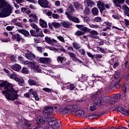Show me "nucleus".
Wrapping results in <instances>:
<instances>
[{
	"label": "nucleus",
	"instance_id": "nucleus-1",
	"mask_svg": "<svg viewBox=\"0 0 129 129\" xmlns=\"http://www.w3.org/2000/svg\"><path fill=\"white\" fill-rule=\"evenodd\" d=\"M0 87L3 94L8 100L15 101L16 99H18L19 90H15L9 82L4 81L0 84Z\"/></svg>",
	"mask_w": 129,
	"mask_h": 129
},
{
	"label": "nucleus",
	"instance_id": "nucleus-2",
	"mask_svg": "<svg viewBox=\"0 0 129 129\" xmlns=\"http://www.w3.org/2000/svg\"><path fill=\"white\" fill-rule=\"evenodd\" d=\"M1 8L4 11L5 17L11 16V14L13 13V6L6 1H3L1 3Z\"/></svg>",
	"mask_w": 129,
	"mask_h": 129
},
{
	"label": "nucleus",
	"instance_id": "nucleus-3",
	"mask_svg": "<svg viewBox=\"0 0 129 129\" xmlns=\"http://www.w3.org/2000/svg\"><path fill=\"white\" fill-rule=\"evenodd\" d=\"M66 15L67 16V18L74 23H76V24H79V23H80L79 19L71 15V14H70V12H66Z\"/></svg>",
	"mask_w": 129,
	"mask_h": 129
},
{
	"label": "nucleus",
	"instance_id": "nucleus-4",
	"mask_svg": "<svg viewBox=\"0 0 129 129\" xmlns=\"http://www.w3.org/2000/svg\"><path fill=\"white\" fill-rule=\"evenodd\" d=\"M38 4L43 9H48L49 8V1L47 0H38Z\"/></svg>",
	"mask_w": 129,
	"mask_h": 129
},
{
	"label": "nucleus",
	"instance_id": "nucleus-5",
	"mask_svg": "<svg viewBox=\"0 0 129 129\" xmlns=\"http://www.w3.org/2000/svg\"><path fill=\"white\" fill-rule=\"evenodd\" d=\"M48 121V118L46 116H38L36 118V122L38 124H43Z\"/></svg>",
	"mask_w": 129,
	"mask_h": 129
},
{
	"label": "nucleus",
	"instance_id": "nucleus-6",
	"mask_svg": "<svg viewBox=\"0 0 129 129\" xmlns=\"http://www.w3.org/2000/svg\"><path fill=\"white\" fill-rule=\"evenodd\" d=\"M99 33L97 31L95 30H91L89 31V37L92 38V39H99V36H98Z\"/></svg>",
	"mask_w": 129,
	"mask_h": 129
},
{
	"label": "nucleus",
	"instance_id": "nucleus-7",
	"mask_svg": "<svg viewBox=\"0 0 129 129\" xmlns=\"http://www.w3.org/2000/svg\"><path fill=\"white\" fill-rule=\"evenodd\" d=\"M40 63L43 64H50L51 63V58L49 57H40L38 59Z\"/></svg>",
	"mask_w": 129,
	"mask_h": 129
},
{
	"label": "nucleus",
	"instance_id": "nucleus-8",
	"mask_svg": "<svg viewBox=\"0 0 129 129\" xmlns=\"http://www.w3.org/2000/svg\"><path fill=\"white\" fill-rule=\"evenodd\" d=\"M48 27L51 30H53V27L55 29H59L61 27V23L58 22H52L51 23H48Z\"/></svg>",
	"mask_w": 129,
	"mask_h": 129
},
{
	"label": "nucleus",
	"instance_id": "nucleus-9",
	"mask_svg": "<svg viewBox=\"0 0 129 129\" xmlns=\"http://www.w3.org/2000/svg\"><path fill=\"white\" fill-rule=\"evenodd\" d=\"M97 7L99 9V10H100V12L101 13H102V12H103L104 11V10H105V6L104 5V3H103V2H101V1H99L97 3Z\"/></svg>",
	"mask_w": 129,
	"mask_h": 129
},
{
	"label": "nucleus",
	"instance_id": "nucleus-10",
	"mask_svg": "<svg viewBox=\"0 0 129 129\" xmlns=\"http://www.w3.org/2000/svg\"><path fill=\"white\" fill-rule=\"evenodd\" d=\"M12 38L13 39V40H15L17 42H20L21 40L22 41H25V39L23 38V37H22V36L19 34L13 35L12 36Z\"/></svg>",
	"mask_w": 129,
	"mask_h": 129
},
{
	"label": "nucleus",
	"instance_id": "nucleus-11",
	"mask_svg": "<svg viewBox=\"0 0 129 129\" xmlns=\"http://www.w3.org/2000/svg\"><path fill=\"white\" fill-rule=\"evenodd\" d=\"M113 3L114 4V6L115 7H117L118 8H120V9H121V7H120V5H123L124 4V2H125V0H113Z\"/></svg>",
	"mask_w": 129,
	"mask_h": 129
},
{
	"label": "nucleus",
	"instance_id": "nucleus-12",
	"mask_svg": "<svg viewBox=\"0 0 129 129\" xmlns=\"http://www.w3.org/2000/svg\"><path fill=\"white\" fill-rule=\"evenodd\" d=\"M17 31L19 33H20L21 34H22V35L25 36V37H30L31 36L29 31L25 29H18Z\"/></svg>",
	"mask_w": 129,
	"mask_h": 129
},
{
	"label": "nucleus",
	"instance_id": "nucleus-13",
	"mask_svg": "<svg viewBox=\"0 0 129 129\" xmlns=\"http://www.w3.org/2000/svg\"><path fill=\"white\" fill-rule=\"evenodd\" d=\"M28 84L30 86H39V83L38 82L34 79H30L28 81Z\"/></svg>",
	"mask_w": 129,
	"mask_h": 129
},
{
	"label": "nucleus",
	"instance_id": "nucleus-14",
	"mask_svg": "<svg viewBox=\"0 0 129 129\" xmlns=\"http://www.w3.org/2000/svg\"><path fill=\"white\" fill-rule=\"evenodd\" d=\"M25 56L28 60H34L36 58V56L35 54L31 53V52H27Z\"/></svg>",
	"mask_w": 129,
	"mask_h": 129
},
{
	"label": "nucleus",
	"instance_id": "nucleus-15",
	"mask_svg": "<svg viewBox=\"0 0 129 129\" xmlns=\"http://www.w3.org/2000/svg\"><path fill=\"white\" fill-rule=\"evenodd\" d=\"M54 111V107L53 106H49V109L48 110V112H47V116L48 117H52L54 116V113L53 112Z\"/></svg>",
	"mask_w": 129,
	"mask_h": 129
},
{
	"label": "nucleus",
	"instance_id": "nucleus-16",
	"mask_svg": "<svg viewBox=\"0 0 129 129\" xmlns=\"http://www.w3.org/2000/svg\"><path fill=\"white\" fill-rule=\"evenodd\" d=\"M45 40L48 44H53V43H57V41L54 39H51V37L48 36L45 37Z\"/></svg>",
	"mask_w": 129,
	"mask_h": 129
},
{
	"label": "nucleus",
	"instance_id": "nucleus-17",
	"mask_svg": "<svg viewBox=\"0 0 129 129\" xmlns=\"http://www.w3.org/2000/svg\"><path fill=\"white\" fill-rule=\"evenodd\" d=\"M11 68L15 71L18 72V71H20V70L22 69V67H21V66L19 64H15L11 66Z\"/></svg>",
	"mask_w": 129,
	"mask_h": 129
},
{
	"label": "nucleus",
	"instance_id": "nucleus-18",
	"mask_svg": "<svg viewBox=\"0 0 129 129\" xmlns=\"http://www.w3.org/2000/svg\"><path fill=\"white\" fill-rule=\"evenodd\" d=\"M49 125L51 126H56L57 124H58V122L56 121V119L55 118H52L51 120L49 121Z\"/></svg>",
	"mask_w": 129,
	"mask_h": 129
},
{
	"label": "nucleus",
	"instance_id": "nucleus-19",
	"mask_svg": "<svg viewBox=\"0 0 129 129\" xmlns=\"http://www.w3.org/2000/svg\"><path fill=\"white\" fill-rule=\"evenodd\" d=\"M104 102H106V101L103 100V99H101V100H99L97 102V103H95L93 104V107H96L97 105L99 106H100L102 104V103H104Z\"/></svg>",
	"mask_w": 129,
	"mask_h": 129
},
{
	"label": "nucleus",
	"instance_id": "nucleus-20",
	"mask_svg": "<svg viewBox=\"0 0 129 129\" xmlns=\"http://www.w3.org/2000/svg\"><path fill=\"white\" fill-rule=\"evenodd\" d=\"M60 26H62L63 28H68L70 27V22L69 21H63L60 23Z\"/></svg>",
	"mask_w": 129,
	"mask_h": 129
},
{
	"label": "nucleus",
	"instance_id": "nucleus-21",
	"mask_svg": "<svg viewBox=\"0 0 129 129\" xmlns=\"http://www.w3.org/2000/svg\"><path fill=\"white\" fill-rule=\"evenodd\" d=\"M116 109H117V110H118V111H119V112H120L124 115H126L127 114V113L126 112V110H124V109H123V108H122V107H117Z\"/></svg>",
	"mask_w": 129,
	"mask_h": 129
},
{
	"label": "nucleus",
	"instance_id": "nucleus-22",
	"mask_svg": "<svg viewBox=\"0 0 129 129\" xmlns=\"http://www.w3.org/2000/svg\"><path fill=\"white\" fill-rule=\"evenodd\" d=\"M31 27L35 30L36 33H39L40 32V28L38 27L37 24L35 23H31L30 24Z\"/></svg>",
	"mask_w": 129,
	"mask_h": 129
},
{
	"label": "nucleus",
	"instance_id": "nucleus-23",
	"mask_svg": "<svg viewBox=\"0 0 129 129\" xmlns=\"http://www.w3.org/2000/svg\"><path fill=\"white\" fill-rule=\"evenodd\" d=\"M59 112L60 114H65V113H68V112H69V108H68V106H67L63 109H60Z\"/></svg>",
	"mask_w": 129,
	"mask_h": 129
},
{
	"label": "nucleus",
	"instance_id": "nucleus-24",
	"mask_svg": "<svg viewBox=\"0 0 129 129\" xmlns=\"http://www.w3.org/2000/svg\"><path fill=\"white\" fill-rule=\"evenodd\" d=\"M39 21V24L42 28H47V27H48V25H47V22H45L44 20L40 19Z\"/></svg>",
	"mask_w": 129,
	"mask_h": 129
},
{
	"label": "nucleus",
	"instance_id": "nucleus-25",
	"mask_svg": "<svg viewBox=\"0 0 129 129\" xmlns=\"http://www.w3.org/2000/svg\"><path fill=\"white\" fill-rule=\"evenodd\" d=\"M114 88H115L116 89H118V88H120V80H118V81H114Z\"/></svg>",
	"mask_w": 129,
	"mask_h": 129
},
{
	"label": "nucleus",
	"instance_id": "nucleus-26",
	"mask_svg": "<svg viewBox=\"0 0 129 129\" xmlns=\"http://www.w3.org/2000/svg\"><path fill=\"white\" fill-rule=\"evenodd\" d=\"M57 61L61 63H64L66 61V58L59 55L57 58Z\"/></svg>",
	"mask_w": 129,
	"mask_h": 129
},
{
	"label": "nucleus",
	"instance_id": "nucleus-27",
	"mask_svg": "<svg viewBox=\"0 0 129 129\" xmlns=\"http://www.w3.org/2000/svg\"><path fill=\"white\" fill-rule=\"evenodd\" d=\"M24 125L25 127H24V128H29V127H31L32 126V122L30 121H25L24 122Z\"/></svg>",
	"mask_w": 129,
	"mask_h": 129
},
{
	"label": "nucleus",
	"instance_id": "nucleus-28",
	"mask_svg": "<svg viewBox=\"0 0 129 129\" xmlns=\"http://www.w3.org/2000/svg\"><path fill=\"white\" fill-rule=\"evenodd\" d=\"M29 17L31 18V19H32L35 22H36V21H38V16L36 14H30Z\"/></svg>",
	"mask_w": 129,
	"mask_h": 129
},
{
	"label": "nucleus",
	"instance_id": "nucleus-29",
	"mask_svg": "<svg viewBox=\"0 0 129 129\" xmlns=\"http://www.w3.org/2000/svg\"><path fill=\"white\" fill-rule=\"evenodd\" d=\"M98 9L97 8L92 9V13L93 14V16H98Z\"/></svg>",
	"mask_w": 129,
	"mask_h": 129
},
{
	"label": "nucleus",
	"instance_id": "nucleus-30",
	"mask_svg": "<svg viewBox=\"0 0 129 129\" xmlns=\"http://www.w3.org/2000/svg\"><path fill=\"white\" fill-rule=\"evenodd\" d=\"M119 77H120V74L119 73H116V74H115L114 76V81H117L118 80H120Z\"/></svg>",
	"mask_w": 129,
	"mask_h": 129
},
{
	"label": "nucleus",
	"instance_id": "nucleus-31",
	"mask_svg": "<svg viewBox=\"0 0 129 129\" xmlns=\"http://www.w3.org/2000/svg\"><path fill=\"white\" fill-rule=\"evenodd\" d=\"M73 46L75 49H76V50H79V49L81 48V46L80 45L79 43L77 42H73Z\"/></svg>",
	"mask_w": 129,
	"mask_h": 129
},
{
	"label": "nucleus",
	"instance_id": "nucleus-32",
	"mask_svg": "<svg viewBox=\"0 0 129 129\" xmlns=\"http://www.w3.org/2000/svg\"><path fill=\"white\" fill-rule=\"evenodd\" d=\"M94 2L90 1L87 0V5L88 7H90V8H92V6H94Z\"/></svg>",
	"mask_w": 129,
	"mask_h": 129
},
{
	"label": "nucleus",
	"instance_id": "nucleus-33",
	"mask_svg": "<svg viewBox=\"0 0 129 129\" xmlns=\"http://www.w3.org/2000/svg\"><path fill=\"white\" fill-rule=\"evenodd\" d=\"M32 94L34 97L35 100H40V98H39V97L38 96V94L37 93V92H33Z\"/></svg>",
	"mask_w": 129,
	"mask_h": 129
},
{
	"label": "nucleus",
	"instance_id": "nucleus-34",
	"mask_svg": "<svg viewBox=\"0 0 129 129\" xmlns=\"http://www.w3.org/2000/svg\"><path fill=\"white\" fill-rule=\"evenodd\" d=\"M69 55H70V56L71 58H72V59L74 60V61H75L77 58H76V54L72 53V52H69Z\"/></svg>",
	"mask_w": 129,
	"mask_h": 129
},
{
	"label": "nucleus",
	"instance_id": "nucleus-35",
	"mask_svg": "<svg viewBox=\"0 0 129 129\" xmlns=\"http://www.w3.org/2000/svg\"><path fill=\"white\" fill-rule=\"evenodd\" d=\"M21 72L23 73V74H29V70L27 68L23 67Z\"/></svg>",
	"mask_w": 129,
	"mask_h": 129
},
{
	"label": "nucleus",
	"instance_id": "nucleus-36",
	"mask_svg": "<svg viewBox=\"0 0 129 129\" xmlns=\"http://www.w3.org/2000/svg\"><path fill=\"white\" fill-rule=\"evenodd\" d=\"M72 112H76L78 109V106L77 105H74L72 107Z\"/></svg>",
	"mask_w": 129,
	"mask_h": 129
},
{
	"label": "nucleus",
	"instance_id": "nucleus-37",
	"mask_svg": "<svg viewBox=\"0 0 129 129\" xmlns=\"http://www.w3.org/2000/svg\"><path fill=\"white\" fill-rule=\"evenodd\" d=\"M68 10L70 11V13H75V9H74V7H73V6L70 5L68 7Z\"/></svg>",
	"mask_w": 129,
	"mask_h": 129
},
{
	"label": "nucleus",
	"instance_id": "nucleus-38",
	"mask_svg": "<svg viewBox=\"0 0 129 129\" xmlns=\"http://www.w3.org/2000/svg\"><path fill=\"white\" fill-rule=\"evenodd\" d=\"M85 32H82L81 31H77L75 33V35L76 36H82V35H84Z\"/></svg>",
	"mask_w": 129,
	"mask_h": 129
},
{
	"label": "nucleus",
	"instance_id": "nucleus-39",
	"mask_svg": "<svg viewBox=\"0 0 129 129\" xmlns=\"http://www.w3.org/2000/svg\"><path fill=\"white\" fill-rule=\"evenodd\" d=\"M122 92L124 93H125L126 92V84L124 83L122 85V88H121Z\"/></svg>",
	"mask_w": 129,
	"mask_h": 129
},
{
	"label": "nucleus",
	"instance_id": "nucleus-40",
	"mask_svg": "<svg viewBox=\"0 0 129 129\" xmlns=\"http://www.w3.org/2000/svg\"><path fill=\"white\" fill-rule=\"evenodd\" d=\"M94 21L96 23H100L102 22V19L100 17H97L94 18Z\"/></svg>",
	"mask_w": 129,
	"mask_h": 129
},
{
	"label": "nucleus",
	"instance_id": "nucleus-41",
	"mask_svg": "<svg viewBox=\"0 0 129 129\" xmlns=\"http://www.w3.org/2000/svg\"><path fill=\"white\" fill-rule=\"evenodd\" d=\"M49 108H50V106H45L44 107L45 110L43 111V114H47V115Z\"/></svg>",
	"mask_w": 129,
	"mask_h": 129
},
{
	"label": "nucleus",
	"instance_id": "nucleus-42",
	"mask_svg": "<svg viewBox=\"0 0 129 129\" xmlns=\"http://www.w3.org/2000/svg\"><path fill=\"white\" fill-rule=\"evenodd\" d=\"M18 84L20 85V86H23L24 85V79L22 78H20L18 81Z\"/></svg>",
	"mask_w": 129,
	"mask_h": 129
},
{
	"label": "nucleus",
	"instance_id": "nucleus-43",
	"mask_svg": "<svg viewBox=\"0 0 129 129\" xmlns=\"http://www.w3.org/2000/svg\"><path fill=\"white\" fill-rule=\"evenodd\" d=\"M25 64L26 65H27V66H28V67H31V68L34 66V63H33V62L29 61H26Z\"/></svg>",
	"mask_w": 129,
	"mask_h": 129
},
{
	"label": "nucleus",
	"instance_id": "nucleus-44",
	"mask_svg": "<svg viewBox=\"0 0 129 129\" xmlns=\"http://www.w3.org/2000/svg\"><path fill=\"white\" fill-rule=\"evenodd\" d=\"M74 5L75 8V9H76V10H78V9H79V8L80 7V5H79V2H75L74 3Z\"/></svg>",
	"mask_w": 129,
	"mask_h": 129
},
{
	"label": "nucleus",
	"instance_id": "nucleus-45",
	"mask_svg": "<svg viewBox=\"0 0 129 129\" xmlns=\"http://www.w3.org/2000/svg\"><path fill=\"white\" fill-rule=\"evenodd\" d=\"M76 113H77V114H79L80 115H83L84 114H85V112H84V111H82L81 110H78L76 111Z\"/></svg>",
	"mask_w": 129,
	"mask_h": 129
},
{
	"label": "nucleus",
	"instance_id": "nucleus-46",
	"mask_svg": "<svg viewBox=\"0 0 129 129\" xmlns=\"http://www.w3.org/2000/svg\"><path fill=\"white\" fill-rule=\"evenodd\" d=\"M30 34L32 37H37V34H36V31L32 29L30 31Z\"/></svg>",
	"mask_w": 129,
	"mask_h": 129
},
{
	"label": "nucleus",
	"instance_id": "nucleus-47",
	"mask_svg": "<svg viewBox=\"0 0 129 129\" xmlns=\"http://www.w3.org/2000/svg\"><path fill=\"white\" fill-rule=\"evenodd\" d=\"M79 52L81 54V56H85V50L84 49H80Z\"/></svg>",
	"mask_w": 129,
	"mask_h": 129
},
{
	"label": "nucleus",
	"instance_id": "nucleus-48",
	"mask_svg": "<svg viewBox=\"0 0 129 129\" xmlns=\"http://www.w3.org/2000/svg\"><path fill=\"white\" fill-rule=\"evenodd\" d=\"M33 68L34 70V72H40L39 71V66L37 65H35V66H33Z\"/></svg>",
	"mask_w": 129,
	"mask_h": 129
},
{
	"label": "nucleus",
	"instance_id": "nucleus-49",
	"mask_svg": "<svg viewBox=\"0 0 129 129\" xmlns=\"http://www.w3.org/2000/svg\"><path fill=\"white\" fill-rule=\"evenodd\" d=\"M81 31H83V32H90V29L87 27H83L81 28Z\"/></svg>",
	"mask_w": 129,
	"mask_h": 129
},
{
	"label": "nucleus",
	"instance_id": "nucleus-50",
	"mask_svg": "<svg viewBox=\"0 0 129 129\" xmlns=\"http://www.w3.org/2000/svg\"><path fill=\"white\" fill-rule=\"evenodd\" d=\"M52 17L53 19H55L56 20H58V19H59V18L60 17V16H59V15L57 14L53 13L52 15Z\"/></svg>",
	"mask_w": 129,
	"mask_h": 129
},
{
	"label": "nucleus",
	"instance_id": "nucleus-51",
	"mask_svg": "<svg viewBox=\"0 0 129 129\" xmlns=\"http://www.w3.org/2000/svg\"><path fill=\"white\" fill-rule=\"evenodd\" d=\"M87 54L88 55V56L89 57H90V58H91L92 60H94V58L95 57V56H94V55H93V54H92V53L89 52H87Z\"/></svg>",
	"mask_w": 129,
	"mask_h": 129
},
{
	"label": "nucleus",
	"instance_id": "nucleus-52",
	"mask_svg": "<svg viewBox=\"0 0 129 129\" xmlns=\"http://www.w3.org/2000/svg\"><path fill=\"white\" fill-rule=\"evenodd\" d=\"M121 96V95L120 93L116 94H115V96L114 97V99H116V100H117V99H119L120 98V97Z\"/></svg>",
	"mask_w": 129,
	"mask_h": 129
},
{
	"label": "nucleus",
	"instance_id": "nucleus-53",
	"mask_svg": "<svg viewBox=\"0 0 129 129\" xmlns=\"http://www.w3.org/2000/svg\"><path fill=\"white\" fill-rule=\"evenodd\" d=\"M97 50H98V51H100L101 53H105V50H104L102 47H97Z\"/></svg>",
	"mask_w": 129,
	"mask_h": 129
},
{
	"label": "nucleus",
	"instance_id": "nucleus-54",
	"mask_svg": "<svg viewBox=\"0 0 129 129\" xmlns=\"http://www.w3.org/2000/svg\"><path fill=\"white\" fill-rule=\"evenodd\" d=\"M113 65V68H116L118 65H119V62H118V61L116 60L115 62L114 63Z\"/></svg>",
	"mask_w": 129,
	"mask_h": 129
},
{
	"label": "nucleus",
	"instance_id": "nucleus-55",
	"mask_svg": "<svg viewBox=\"0 0 129 129\" xmlns=\"http://www.w3.org/2000/svg\"><path fill=\"white\" fill-rule=\"evenodd\" d=\"M56 11L57 12V13H58V14H62L63 13V8H61L59 9H56Z\"/></svg>",
	"mask_w": 129,
	"mask_h": 129
},
{
	"label": "nucleus",
	"instance_id": "nucleus-56",
	"mask_svg": "<svg viewBox=\"0 0 129 129\" xmlns=\"http://www.w3.org/2000/svg\"><path fill=\"white\" fill-rule=\"evenodd\" d=\"M57 39L59 40L61 42H62V43H65V40L64 39V38L63 37L59 36H57Z\"/></svg>",
	"mask_w": 129,
	"mask_h": 129
},
{
	"label": "nucleus",
	"instance_id": "nucleus-57",
	"mask_svg": "<svg viewBox=\"0 0 129 129\" xmlns=\"http://www.w3.org/2000/svg\"><path fill=\"white\" fill-rule=\"evenodd\" d=\"M116 61V58H112L109 60V63H110V64H111V65H113L114 64V63Z\"/></svg>",
	"mask_w": 129,
	"mask_h": 129
},
{
	"label": "nucleus",
	"instance_id": "nucleus-58",
	"mask_svg": "<svg viewBox=\"0 0 129 129\" xmlns=\"http://www.w3.org/2000/svg\"><path fill=\"white\" fill-rule=\"evenodd\" d=\"M8 75L11 79H14V78H15V77L17 75V74L16 73H13V74H10Z\"/></svg>",
	"mask_w": 129,
	"mask_h": 129
},
{
	"label": "nucleus",
	"instance_id": "nucleus-59",
	"mask_svg": "<svg viewBox=\"0 0 129 129\" xmlns=\"http://www.w3.org/2000/svg\"><path fill=\"white\" fill-rule=\"evenodd\" d=\"M124 66L126 69H129V60H127L125 63H124Z\"/></svg>",
	"mask_w": 129,
	"mask_h": 129
},
{
	"label": "nucleus",
	"instance_id": "nucleus-60",
	"mask_svg": "<svg viewBox=\"0 0 129 129\" xmlns=\"http://www.w3.org/2000/svg\"><path fill=\"white\" fill-rule=\"evenodd\" d=\"M43 91H45V92H48L50 93L51 92V89L48 88H44L42 89Z\"/></svg>",
	"mask_w": 129,
	"mask_h": 129
},
{
	"label": "nucleus",
	"instance_id": "nucleus-61",
	"mask_svg": "<svg viewBox=\"0 0 129 129\" xmlns=\"http://www.w3.org/2000/svg\"><path fill=\"white\" fill-rule=\"evenodd\" d=\"M14 28H15V26H7L6 27V30H7V31H13V29H14Z\"/></svg>",
	"mask_w": 129,
	"mask_h": 129
},
{
	"label": "nucleus",
	"instance_id": "nucleus-62",
	"mask_svg": "<svg viewBox=\"0 0 129 129\" xmlns=\"http://www.w3.org/2000/svg\"><path fill=\"white\" fill-rule=\"evenodd\" d=\"M28 10H29V8H27L26 7L21 8V12H22V13H26Z\"/></svg>",
	"mask_w": 129,
	"mask_h": 129
},
{
	"label": "nucleus",
	"instance_id": "nucleus-63",
	"mask_svg": "<svg viewBox=\"0 0 129 129\" xmlns=\"http://www.w3.org/2000/svg\"><path fill=\"white\" fill-rule=\"evenodd\" d=\"M36 37H44V34L42 31H40L38 34H36Z\"/></svg>",
	"mask_w": 129,
	"mask_h": 129
},
{
	"label": "nucleus",
	"instance_id": "nucleus-64",
	"mask_svg": "<svg viewBox=\"0 0 129 129\" xmlns=\"http://www.w3.org/2000/svg\"><path fill=\"white\" fill-rule=\"evenodd\" d=\"M97 117H99V115H91L90 117V119H93V118H96Z\"/></svg>",
	"mask_w": 129,
	"mask_h": 129
}]
</instances>
